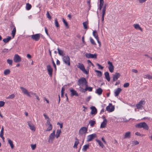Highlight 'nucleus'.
I'll list each match as a JSON object with an SVG mask.
<instances>
[{
    "instance_id": "4c0bfd02",
    "label": "nucleus",
    "mask_w": 152,
    "mask_h": 152,
    "mask_svg": "<svg viewBox=\"0 0 152 152\" xmlns=\"http://www.w3.org/2000/svg\"><path fill=\"white\" fill-rule=\"evenodd\" d=\"M88 24V22L87 21H86L85 22H83V27H84V28L85 29H87L88 28V26L87 25Z\"/></svg>"
},
{
    "instance_id": "2f4dec72",
    "label": "nucleus",
    "mask_w": 152,
    "mask_h": 152,
    "mask_svg": "<svg viewBox=\"0 0 152 152\" xmlns=\"http://www.w3.org/2000/svg\"><path fill=\"white\" fill-rule=\"evenodd\" d=\"M96 141L98 143L99 145L102 148H103L104 147V145L102 142L100 140L98 139L96 140Z\"/></svg>"
},
{
    "instance_id": "49530a36",
    "label": "nucleus",
    "mask_w": 152,
    "mask_h": 152,
    "mask_svg": "<svg viewBox=\"0 0 152 152\" xmlns=\"http://www.w3.org/2000/svg\"><path fill=\"white\" fill-rule=\"evenodd\" d=\"M104 2H99V10H100L102 8Z\"/></svg>"
},
{
    "instance_id": "5fc2aeb1",
    "label": "nucleus",
    "mask_w": 152,
    "mask_h": 152,
    "mask_svg": "<svg viewBox=\"0 0 152 152\" xmlns=\"http://www.w3.org/2000/svg\"><path fill=\"white\" fill-rule=\"evenodd\" d=\"M96 65L98 66V68L101 69H103L104 67L98 63L96 64Z\"/></svg>"
},
{
    "instance_id": "6e6552de",
    "label": "nucleus",
    "mask_w": 152,
    "mask_h": 152,
    "mask_svg": "<svg viewBox=\"0 0 152 152\" xmlns=\"http://www.w3.org/2000/svg\"><path fill=\"white\" fill-rule=\"evenodd\" d=\"M106 110L110 112H112L114 111L115 109V107L113 106L112 103L109 104L108 106L106 107Z\"/></svg>"
},
{
    "instance_id": "2eb2a0df",
    "label": "nucleus",
    "mask_w": 152,
    "mask_h": 152,
    "mask_svg": "<svg viewBox=\"0 0 152 152\" xmlns=\"http://www.w3.org/2000/svg\"><path fill=\"white\" fill-rule=\"evenodd\" d=\"M28 124L30 127V129L34 132L35 131V128L34 125L31 121H28L27 122Z\"/></svg>"
},
{
    "instance_id": "603ef678",
    "label": "nucleus",
    "mask_w": 152,
    "mask_h": 152,
    "mask_svg": "<svg viewBox=\"0 0 152 152\" xmlns=\"http://www.w3.org/2000/svg\"><path fill=\"white\" fill-rule=\"evenodd\" d=\"M5 104V102L3 101H0V107H2L4 106Z\"/></svg>"
},
{
    "instance_id": "79ce46f5",
    "label": "nucleus",
    "mask_w": 152,
    "mask_h": 152,
    "mask_svg": "<svg viewBox=\"0 0 152 152\" xmlns=\"http://www.w3.org/2000/svg\"><path fill=\"white\" fill-rule=\"evenodd\" d=\"M95 71L97 73V75L99 77H101L102 76V73L101 71L98 70H95Z\"/></svg>"
},
{
    "instance_id": "4468645a",
    "label": "nucleus",
    "mask_w": 152,
    "mask_h": 152,
    "mask_svg": "<svg viewBox=\"0 0 152 152\" xmlns=\"http://www.w3.org/2000/svg\"><path fill=\"white\" fill-rule=\"evenodd\" d=\"M145 103V101L141 100L138 104H137L136 106L137 109L142 108V105L144 104Z\"/></svg>"
},
{
    "instance_id": "412c9836",
    "label": "nucleus",
    "mask_w": 152,
    "mask_h": 152,
    "mask_svg": "<svg viewBox=\"0 0 152 152\" xmlns=\"http://www.w3.org/2000/svg\"><path fill=\"white\" fill-rule=\"evenodd\" d=\"M122 90L120 88H118L116 89L115 92V96H118L121 91Z\"/></svg>"
},
{
    "instance_id": "f3484780",
    "label": "nucleus",
    "mask_w": 152,
    "mask_h": 152,
    "mask_svg": "<svg viewBox=\"0 0 152 152\" xmlns=\"http://www.w3.org/2000/svg\"><path fill=\"white\" fill-rule=\"evenodd\" d=\"M121 76L120 74L118 72H116L115 74L113 75V81H115Z\"/></svg>"
},
{
    "instance_id": "680f3d73",
    "label": "nucleus",
    "mask_w": 152,
    "mask_h": 152,
    "mask_svg": "<svg viewBox=\"0 0 152 152\" xmlns=\"http://www.w3.org/2000/svg\"><path fill=\"white\" fill-rule=\"evenodd\" d=\"M105 11H102V17H104L105 14Z\"/></svg>"
},
{
    "instance_id": "cd10ccee",
    "label": "nucleus",
    "mask_w": 152,
    "mask_h": 152,
    "mask_svg": "<svg viewBox=\"0 0 152 152\" xmlns=\"http://www.w3.org/2000/svg\"><path fill=\"white\" fill-rule=\"evenodd\" d=\"M134 26L135 29H139L141 31H142V29L141 27H140L139 24H134Z\"/></svg>"
},
{
    "instance_id": "c9c22d12",
    "label": "nucleus",
    "mask_w": 152,
    "mask_h": 152,
    "mask_svg": "<svg viewBox=\"0 0 152 152\" xmlns=\"http://www.w3.org/2000/svg\"><path fill=\"white\" fill-rule=\"evenodd\" d=\"M61 132V131L60 129V130L58 129L57 130V132H56V138H58L60 136V134Z\"/></svg>"
},
{
    "instance_id": "ea45409f",
    "label": "nucleus",
    "mask_w": 152,
    "mask_h": 152,
    "mask_svg": "<svg viewBox=\"0 0 152 152\" xmlns=\"http://www.w3.org/2000/svg\"><path fill=\"white\" fill-rule=\"evenodd\" d=\"M62 21L64 25H65L66 28H69V26L67 21L64 18H62Z\"/></svg>"
},
{
    "instance_id": "4d7b16f0",
    "label": "nucleus",
    "mask_w": 152,
    "mask_h": 152,
    "mask_svg": "<svg viewBox=\"0 0 152 152\" xmlns=\"http://www.w3.org/2000/svg\"><path fill=\"white\" fill-rule=\"evenodd\" d=\"M52 62L53 64V67L55 69V70H56V64H55V62H54L53 59H52Z\"/></svg>"
},
{
    "instance_id": "c03bdc74",
    "label": "nucleus",
    "mask_w": 152,
    "mask_h": 152,
    "mask_svg": "<svg viewBox=\"0 0 152 152\" xmlns=\"http://www.w3.org/2000/svg\"><path fill=\"white\" fill-rule=\"evenodd\" d=\"M90 42L93 45H96V43L95 42V41L94 40V39L92 38L91 37H90Z\"/></svg>"
},
{
    "instance_id": "8fccbe9b",
    "label": "nucleus",
    "mask_w": 152,
    "mask_h": 152,
    "mask_svg": "<svg viewBox=\"0 0 152 152\" xmlns=\"http://www.w3.org/2000/svg\"><path fill=\"white\" fill-rule=\"evenodd\" d=\"M4 127L3 126L1 127V130L0 133V135L2 136L4 135Z\"/></svg>"
},
{
    "instance_id": "b1692460",
    "label": "nucleus",
    "mask_w": 152,
    "mask_h": 152,
    "mask_svg": "<svg viewBox=\"0 0 152 152\" xmlns=\"http://www.w3.org/2000/svg\"><path fill=\"white\" fill-rule=\"evenodd\" d=\"M11 37L10 36H8V37L4 39L3 41L4 42L6 43L9 42V41L11 39Z\"/></svg>"
},
{
    "instance_id": "5701e85b",
    "label": "nucleus",
    "mask_w": 152,
    "mask_h": 152,
    "mask_svg": "<svg viewBox=\"0 0 152 152\" xmlns=\"http://www.w3.org/2000/svg\"><path fill=\"white\" fill-rule=\"evenodd\" d=\"M106 79L108 81H110V76L109 73L108 72H106L104 73Z\"/></svg>"
},
{
    "instance_id": "0e129e2a",
    "label": "nucleus",
    "mask_w": 152,
    "mask_h": 152,
    "mask_svg": "<svg viewBox=\"0 0 152 152\" xmlns=\"http://www.w3.org/2000/svg\"><path fill=\"white\" fill-rule=\"evenodd\" d=\"M43 115L44 116L45 118V119H48L49 118L48 116L45 113Z\"/></svg>"
},
{
    "instance_id": "20e7f679",
    "label": "nucleus",
    "mask_w": 152,
    "mask_h": 152,
    "mask_svg": "<svg viewBox=\"0 0 152 152\" xmlns=\"http://www.w3.org/2000/svg\"><path fill=\"white\" fill-rule=\"evenodd\" d=\"M77 66L78 68L83 71L85 74L86 75L88 74V71H87L85 69L84 66L83 64L78 63Z\"/></svg>"
},
{
    "instance_id": "aec40b11",
    "label": "nucleus",
    "mask_w": 152,
    "mask_h": 152,
    "mask_svg": "<svg viewBox=\"0 0 152 152\" xmlns=\"http://www.w3.org/2000/svg\"><path fill=\"white\" fill-rule=\"evenodd\" d=\"M107 123V121L106 119H105L103 122L101 123L100 126V128H105L106 126Z\"/></svg>"
},
{
    "instance_id": "864d4df0",
    "label": "nucleus",
    "mask_w": 152,
    "mask_h": 152,
    "mask_svg": "<svg viewBox=\"0 0 152 152\" xmlns=\"http://www.w3.org/2000/svg\"><path fill=\"white\" fill-rule=\"evenodd\" d=\"M129 86V84L128 83H126L124 84L123 86L124 88H127Z\"/></svg>"
},
{
    "instance_id": "13d9d810",
    "label": "nucleus",
    "mask_w": 152,
    "mask_h": 152,
    "mask_svg": "<svg viewBox=\"0 0 152 152\" xmlns=\"http://www.w3.org/2000/svg\"><path fill=\"white\" fill-rule=\"evenodd\" d=\"M91 96H89L86 99V101L87 102H88L91 99Z\"/></svg>"
},
{
    "instance_id": "4be33fe9",
    "label": "nucleus",
    "mask_w": 152,
    "mask_h": 152,
    "mask_svg": "<svg viewBox=\"0 0 152 152\" xmlns=\"http://www.w3.org/2000/svg\"><path fill=\"white\" fill-rule=\"evenodd\" d=\"M102 92L103 90L100 88H98L96 89L95 91V93L99 95H101L102 94Z\"/></svg>"
},
{
    "instance_id": "473e14b6",
    "label": "nucleus",
    "mask_w": 152,
    "mask_h": 152,
    "mask_svg": "<svg viewBox=\"0 0 152 152\" xmlns=\"http://www.w3.org/2000/svg\"><path fill=\"white\" fill-rule=\"evenodd\" d=\"M16 28H15H15H13V29L12 31V36L13 38H14V37L15 36V34L16 33Z\"/></svg>"
},
{
    "instance_id": "bb28decb",
    "label": "nucleus",
    "mask_w": 152,
    "mask_h": 152,
    "mask_svg": "<svg viewBox=\"0 0 152 152\" xmlns=\"http://www.w3.org/2000/svg\"><path fill=\"white\" fill-rule=\"evenodd\" d=\"M89 145L88 144H86L85 145L83 146L82 148L83 151L85 152L86 151L87 149L89 148Z\"/></svg>"
},
{
    "instance_id": "e433bc0d",
    "label": "nucleus",
    "mask_w": 152,
    "mask_h": 152,
    "mask_svg": "<svg viewBox=\"0 0 152 152\" xmlns=\"http://www.w3.org/2000/svg\"><path fill=\"white\" fill-rule=\"evenodd\" d=\"M10 71L9 69H6L4 71V74L5 75H7L10 74Z\"/></svg>"
},
{
    "instance_id": "6ab92c4d",
    "label": "nucleus",
    "mask_w": 152,
    "mask_h": 152,
    "mask_svg": "<svg viewBox=\"0 0 152 152\" xmlns=\"http://www.w3.org/2000/svg\"><path fill=\"white\" fill-rule=\"evenodd\" d=\"M70 91L71 92V96H78L79 95L76 91L73 89H71L70 90Z\"/></svg>"
},
{
    "instance_id": "ddd939ff",
    "label": "nucleus",
    "mask_w": 152,
    "mask_h": 152,
    "mask_svg": "<svg viewBox=\"0 0 152 152\" xmlns=\"http://www.w3.org/2000/svg\"><path fill=\"white\" fill-rule=\"evenodd\" d=\"M107 63L109 65L108 69L109 71L111 73L113 72L114 70V66H113L112 62L110 61H108L107 62Z\"/></svg>"
},
{
    "instance_id": "0eeeda50",
    "label": "nucleus",
    "mask_w": 152,
    "mask_h": 152,
    "mask_svg": "<svg viewBox=\"0 0 152 152\" xmlns=\"http://www.w3.org/2000/svg\"><path fill=\"white\" fill-rule=\"evenodd\" d=\"M97 137V135L95 133H94L91 134H90L87 137V142H89L92 141L95 138Z\"/></svg>"
},
{
    "instance_id": "c85d7f7f",
    "label": "nucleus",
    "mask_w": 152,
    "mask_h": 152,
    "mask_svg": "<svg viewBox=\"0 0 152 152\" xmlns=\"http://www.w3.org/2000/svg\"><path fill=\"white\" fill-rule=\"evenodd\" d=\"M93 35L96 39H98V38H99L96 30L93 31Z\"/></svg>"
},
{
    "instance_id": "bf43d9fd",
    "label": "nucleus",
    "mask_w": 152,
    "mask_h": 152,
    "mask_svg": "<svg viewBox=\"0 0 152 152\" xmlns=\"http://www.w3.org/2000/svg\"><path fill=\"white\" fill-rule=\"evenodd\" d=\"M8 49L4 48L2 52L3 53H7L8 52Z\"/></svg>"
},
{
    "instance_id": "e2e57ef3",
    "label": "nucleus",
    "mask_w": 152,
    "mask_h": 152,
    "mask_svg": "<svg viewBox=\"0 0 152 152\" xmlns=\"http://www.w3.org/2000/svg\"><path fill=\"white\" fill-rule=\"evenodd\" d=\"M132 72L135 73H137L138 72V71L137 69H132Z\"/></svg>"
},
{
    "instance_id": "dca6fc26",
    "label": "nucleus",
    "mask_w": 152,
    "mask_h": 152,
    "mask_svg": "<svg viewBox=\"0 0 152 152\" xmlns=\"http://www.w3.org/2000/svg\"><path fill=\"white\" fill-rule=\"evenodd\" d=\"M20 88L24 94L26 95L27 96L30 97H31V96L29 94V92H28L27 89L23 87H21Z\"/></svg>"
},
{
    "instance_id": "72a5a7b5",
    "label": "nucleus",
    "mask_w": 152,
    "mask_h": 152,
    "mask_svg": "<svg viewBox=\"0 0 152 152\" xmlns=\"http://www.w3.org/2000/svg\"><path fill=\"white\" fill-rule=\"evenodd\" d=\"M85 90L88 91H92L93 88L92 87H88V84L86 86Z\"/></svg>"
},
{
    "instance_id": "9d476101",
    "label": "nucleus",
    "mask_w": 152,
    "mask_h": 152,
    "mask_svg": "<svg viewBox=\"0 0 152 152\" xmlns=\"http://www.w3.org/2000/svg\"><path fill=\"white\" fill-rule=\"evenodd\" d=\"M85 56L88 58H97V54H93L91 53H86Z\"/></svg>"
},
{
    "instance_id": "423d86ee",
    "label": "nucleus",
    "mask_w": 152,
    "mask_h": 152,
    "mask_svg": "<svg viewBox=\"0 0 152 152\" xmlns=\"http://www.w3.org/2000/svg\"><path fill=\"white\" fill-rule=\"evenodd\" d=\"M62 59L63 61L66 64H67L69 66L70 65V59L68 55L64 56Z\"/></svg>"
},
{
    "instance_id": "de8ad7c7",
    "label": "nucleus",
    "mask_w": 152,
    "mask_h": 152,
    "mask_svg": "<svg viewBox=\"0 0 152 152\" xmlns=\"http://www.w3.org/2000/svg\"><path fill=\"white\" fill-rule=\"evenodd\" d=\"M52 129V125L51 124L49 125V126L47 128V131H50Z\"/></svg>"
},
{
    "instance_id": "7ed1b4c3",
    "label": "nucleus",
    "mask_w": 152,
    "mask_h": 152,
    "mask_svg": "<svg viewBox=\"0 0 152 152\" xmlns=\"http://www.w3.org/2000/svg\"><path fill=\"white\" fill-rule=\"evenodd\" d=\"M88 129V128L86 127H82L79 131V134L81 136H83V134H85L87 133Z\"/></svg>"
},
{
    "instance_id": "3c124183",
    "label": "nucleus",
    "mask_w": 152,
    "mask_h": 152,
    "mask_svg": "<svg viewBox=\"0 0 152 152\" xmlns=\"http://www.w3.org/2000/svg\"><path fill=\"white\" fill-rule=\"evenodd\" d=\"M46 15L47 16V17L50 19H51V17L50 15L49 12L48 11L47 12Z\"/></svg>"
},
{
    "instance_id": "a211bd4d",
    "label": "nucleus",
    "mask_w": 152,
    "mask_h": 152,
    "mask_svg": "<svg viewBox=\"0 0 152 152\" xmlns=\"http://www.w3.org/2000/svg\"><path fill=\"white\" fill-rule=\"evenodd\" d=\"M90 109L91 110V115H96L97 113V110L94 106H92L90 107Z\"/></svg>"
},
{
    "instance_id": "f257e3e1",
    "label": "nucleus",
    "mask_w": 152,
    "mask_h": 152,
    "mask_svg": "<svg viewBox=\"0 0 152 152\" xmlns=\"http://www.w3.org/2000/svg\"><path fill=\"white\" fill-rule=\"evenodd\" d=\"M135 127L138 128H143L146 130H148L149 129V127L145 122H143L137 124L135 125Z\"/></svg>"
},
{
    "instance_id": "f8f14e48",
    "label": "nucleus",
    "mask_w": 152,
    "mask_h": 152,
    "mask_svg": "<svg viewBox=\"0 0 152 152\" xmlns=\"http://www.w3.org/2000/svg\"><path fill=\"white\" fill-rule=\"evenodd\" d=\"M47 68L49 75L50 77H52L53 71L52 68L50 65H49L47 66Z\"/></svg>"
},
{
    "instance_id": "37998d69",
    "label": "nucleus",
    "mask_w": 152,
    "mask_h": 152,
    "mask_svg": "<svg viewBox=\"0 0 152 152\" xmlns=\"http://www.w3.org/2000/svg\"><path fill=\"white\" fill-rule=\"evenodd\" d=\"M15 96V95L14 94H12L10 95L7 98V99H12L14 98Z\"/></svg>"
},
{
    "instance_id": "39448f33",
    "label": "nucleus",
    "mask_w": 152,
    "mask_h": 152,
    "mask_svg": "<svg viewBox=\"0 0 152 152\" xmlns=\"http://www.w3.org/2000/svg\"><path fill=\"white\" fill-rule=\"evenodd\" d=\"M42 34H37L31 36V39L36 41H38L40 39L41 36Z\"/></svg>"
},
{
    "instance_id": "c756f323",
    "label": "nucleus",
    "mask_w": 152,
    "mask_h": 152,
    "mask_svg": "<svg viewBox=\"0 0 152 152\" xmlns=\"http://www.w3.org/2000/svg\"><path fill=\"white\" fill-rule=\"evenodd\" d=\"M89 124H90L91 127H93L96 124V121H94L91 120L89 121Z\"/></svg>"
},
{
    "instance_id": "a18cd8bd",
    "label": "nucleus",
    "mask_w": 152,
    "mask_h": 152,
    "mask_svg": "<svg viewBox=\"0 0 152 152\" xmlns=\"http://www.w3.org/2000/svg\"><path fill=\"white\" fill-rule=\"evenodd\" d=\"M145 78L148 79H151L152 75H150L149 74H147L145 75Z\"/></svg>"
},
{
    "instance_id": "f03ea898",
    "label": "nucleus",
    "mask_w": 152,
    "mask_h": 152,
    "mask_svg": "<svg viewBox=\"0 0 152 152\" xmlns=\"http://www.w3.org/2000/svg\"><path fill=\"white\" fill-rule=\"evenodd\" d=\"M77 84L79 86L81 87L83 86V85L86 86L88 84V82L86 78L82 77L78 80Z\"/></svg>"
},
{
    "instance_id": "09e8293b",
    "label": "nucleus",
    "mask_w": 152,
    "mask_h": 152,
    "mask_svg": "<svg viewBox=\"0 0 152 152\" xmlns=\"http://www.w3.org/2000/svg\"><path fill=\"white\" fill-rule=\"evenodd\" d=\"M7 63L10 65H12V60L11 59H8L7 61Z\"/></svg>"
},
{
    "instance_id": "69168bd1",
    "label": "nucleus",
    "mask_w": 152,
    "mask_h": 152,
    "mask_svg": "<svg viewBox=\"0 0 152 152\" xmlns=\"http://www.w3.org/2000/svg\"><path fill=\"white\" fill-rule=\"evenodd\" d=\"M45 31L46 33V34L48 36L49 35V34H48V30L46 27H45Z\"/></svg>"
},
{
    "instance_id": "f704fd0d",
    "label": "nucleus",
    "mask_w": 152,
    "mask_h": 152,
    "mask_svg": "<svg viewBox=\"0 0 152 152\" xmlns=\"http://www.w3.org/2000/svg\"><path fill=\"white\" fill-rule=\"evenodd\" d=\"M31 5L29 3L26 4V8L27 10H28L31 9Z\"/></svg>"
},
{
    "instance_id": "052dcab7",
    "label": "nucleus",
    "mask_w": 152,
    "mask_h": 152,
    "mask_svg": "<svg viewBox=\"0 0 152 152\" xmlns=\"http://www.w3.org/2000/svg\"><path fill=\"white\" fill-rule=\"evenodd\" d=\"M106 6H107V4H105V5L103 6V8L102 10H103V11H106Z\"/></svg>"
},
{
    "instance_id": "6e6d98bb",
    "label": "nucleus",
    "mask_w": 152,
    "mask_h": 152,
    "mask_svg": "<svg viewBox=\"0 0 152 152\" xmlns=\"http://www.w3.org/2000/svg\"><path fill=\"white\" fill-rule=\"evenodd\" d=\"M31 146L32 149V150H34L35 149L36 147V145L35 144H34V145L32 144L31 145Z\"/></svg>"
},
{
    "instance_id": "9b49d317",
    "label": "nucleus",
    "mask_w": 152,
    "mask_h": 152,
    "mask_svg": "<svg viewBox=\"0 0 152 152\" xmlns=\"http://www.w3.org/2000/svg\"><path fill=\"white\" fill-rule=\"evenodd\" d=\"M13 60L15 63H18L21 61V58L19 55L15 54L14 56Z\"/></svg>"
},
{
    "instance_id": "1a4fd4ad",
    "label": "nucleus",
    "mask_w": 152,
    "mask_h": 152,
    "mask_svg": "<svg viewBox=\"0 0 152 152\" xmlns=\"http://www.w3.org/2000/svg\"><path fill=\"white\" fill-rule=\"evenodd\" d=\"M55 131L54 130L52 133H51L49 136L48 142H53V141L54 138L55 136Z\"/></svg>"
},
{
    "instance_id": "338daca9",
    "label": "nucleus",
    "mask_w": 152,
    "mask_h": 152,
    "mask_svg": "<svg viewBox=\"0 0 152 152\" xmlns=\"http://www.w3.org/2000/svg\"><path fill=\"white\" fill-rule=\"evenodd\" d=\"M65 88L64 87H63L62 88L61 90V93H64V91H65Z\"/></svg>"
},
{
    "instance_id": "774afa93",
    "label": "nucleus",
    "mask_w": 152,
    "mask_h": 152,
    "mask_svg": "<svg viewBox=\"0 0 152 152\" xmlns=\"http://www.w3.org/2000/svg\"><path fill=\"white\" fill-rule=\"evenodd\" d=\"M27 57L29 59H30L31 58V56L29 54H27Z\"/></svg>"
},
{
    "instance_id": "393cba45",
    "label": "nucleus",
    "mask_w": 152,
    "mask_h": 152,
    "mask_svg": "<svg viewBox=\"0 0 152 152\" xmlns=\"http://www.w3.org/2000/svg\"><path fill=\"white\" fill-rule=\"evenodd\" d=\"M131 136V132H128L125 133L124 136V138H129Z\"/></svg>"
},
{
    "instance_id": "a878e982",
    "label": "nucleus",
    "mask_w": 152,
    "mask_h": 152,
    "mask_svg": "<svg viewBox=\"0 0 152 152\" xmlns=\"http://www.w3.org/2000/svg\"><path fill=\"white\" fill-rule=\"evenodd\" d=\"M8 142L10 145L11 149H13L14 148V145L13 144V142L11 140L8 139Z\"/></svg>"
},
{
    "instance_id": "7c9ffc66",
    "label": "nucleus",
    "mask_w": 152,
    "mask_h": 152,
    "mask_svg": "<svg viewBox=\"0 0 152 152\" xmlns=\"http://www.w3.org/2000/svg\"><path fill=\"white\" fill-rule=\"evenodd\" d=\"M75 140H76L75 143L74 144V147L76 148H77V146L78 144L79 143V141L78 140L77 138V137H75Z\"/></svg>"
},
{
    "instance_id": "58836bf2",
    "label": "nucleus",
    "mask_w": 152,
    "mask_h": 152,
    "mask_svg": "<svg viewBox=\"0 0 152 152\" xmlns=\"http://www.w3.org/2000/svg\"><path fill=\"white\" fill-rule=\"evenodd\" d=\"M57 50L59 55L61 56H63V54L64 53L63 51L62 50H60L58 48H57Z\"/></svg>"
},
{
    "instance_id": "a19ab883",
    "label": "nucleus",
    "mask_w": 152,
    "mask_h": 152,
    "mask_svg": "<svg viewBox=\"0 0 152 152\" xmlns=\"http://www.w3.org/2000/svg\"><path fill=\"white\" fill-rule=\"evenodd\" d=\"M55 25L57 28L59 27V25L56 18L55 20Z\"/></svg>"
}]
</instances>
